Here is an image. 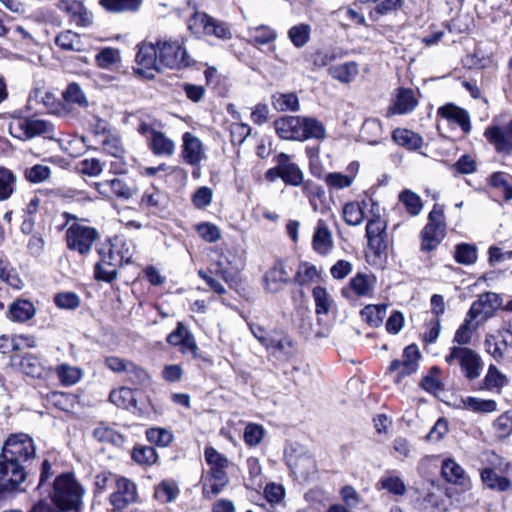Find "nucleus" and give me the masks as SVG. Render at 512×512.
<instances>
[{"label":"nucleus","instance_id":"f257e3e1","mask_svg":"<svg viewBox=\"0 0 512 512\" xmlns=\"http://www.w3.org/2000/svg\"><path fill=\"white\" fill-rule=\"evenodd\" d=\"M204 456L210 468L203 483V495L211 498L219 494L229 482L226 473L229 460L213 447H206Z\"/></svg>","mask_w":512,"mask_h":512},{"label":"nucleus","instance_id":"f03ea898","mask_svg":"<svg viewBox=\"0 0 512 512\" xmlns=\"http://www.w3.org/2000/svg\"><path fill=\"white\" fill-rule=\"evenodd\" d=\"M84 489L71 474L58 476L53 485L51 498L60 511H79Z\"/></svg>","mask_w":512,"mask_h":512},{"label":"nucleus","instance_id":"7ed1b4c3","mask_svg":"<svg viewBox=\"0 0 512 512\" xmlns=\"http://www.w3.org/2000/svg\"><path fill=\"white\" fill-rule=\"evenodd\" d=\"M62 216L65 219L62 228L67 227L65 235L67 247L81 255L89 253L98 238L97 230L79 222L75 215L68 212L63 213Z\"/></svg>","mask_w":512,"mask_h":512},{"label":"nucleus","instance_id":"20e7f679","mask_svg":"<svg viewBox=\"0 0 512 512\" xmlns=\"http://www.w3.org/2000/svg\"><path fill=\"white\" fill-rule=\"evenodd\" d=\"M36 457L33 439L25 433L11 434L2 447L0 458L28 469Z\"/></svg>","mask_w":512,"mask_h":512},{"label":"nucleus","instance_id":"39448f33","mask_svg":"<svg viewBox=\"0 0 512 512\" xmlns=\"http://www.w3.org/2000/svg\"><path fill=\"white\" fill-rule=\"evenodd\" d=\"M28 469L0 458V498L26 491Z\"/></svg>","mask_w":512,"mask_h":512},{"label":"nucleus","instance_id":"423d86ee","mask_svg":"<svg viewBox=\"0 0 512 512\" xmlns=\"http://www.w3.org/2000/svg\"><path fill=\"white\" fill-rule=\"evenodd\" d=\"M8 131L11 136L21 140L36 136L54 138L53 124L35 116L12 118L8 124Z\"/></svg>","mask_w":512,"mask_h":512},{"label":"nucleus","instance_id":"0eeeda50","mask_svg":"<svg viewBox=\"0 0 512 512\" xmlns=\"http://www.w3.org/2000/svg\"><path fill=\"white\" fill-rule=\"evenodd\" d=\"M156 45L162 68L188 67L193 62L184 48L181 39L163 37L156 41Z\"/></svg>","mask_w":512,"mask_h":512},{"label":"nucleus","instance_id":"6e6552de","mask_svg":"<svg viewBox=\"0 0 512 512\" xmlns=\"http://www.w3.org/2000/svg\"><path fill=\"white\" fill-rule=\"evenodd\" d=\"M446 236V222L442 207L435 204L428 215V222L421 232V249L431 251L435 249Z\"/></svg>","mask_w":512,"mask_h":512},{"label":"nucleus","instance_id":"1a4fd4ad","mask_svg":"<svg viewBox=\"0 0 512 512\" xmlns=\"http://www.w3.org/2000/svg\"><path fill=\"white\" fill-rule=\"evenodd\" d=\"M448 364H457L462 373L469 380H474L480 376L482 370V360L480 356L472 349L464 346H453L445 356Z\"/></svg>","mask_w":512,"mask_h":512},{"label":"nucleus","instance_id":"9d476101","mask_svg":"<svg viewBox=\"0 0 512 512\" xmlns=\"http://www.w3.org/2000/svg\"><path fill=\"white\" fill-rule=\"evenodd\" d=\"M420 358L418 347L413 344L409 345L404 349L402 359H395L390 363L387 373L395 374V383H400L403 378L417 371Z\"/></svg>","mask_w":512,"mask_h":512},{"label":"nucleus","instance_id":"9b49d317","mask_svg":"<svg viewBox=\"0 0 512 512\" xmlns=\"http://www.w3.org/2000/svg\"><path fill=\"white\" fill-rule=\"evenodd\" d=\"M138 47L139 49L135 58L137 64L135 71L147 79H152L155 76V72L161 71L162 69L158 57L157 45L156 43L143 42Z\"/></svg>","mask_w":512,"mask_h":512},{"label":"nucleus","instance_id":"f8f14e48","mask_svg":"<svg viewBox=\"0 0 512 512\" xmlns=\"http://www.w3.org/2000/svg\"><path fill=\"white\" fill-rule=\"evenodd\" d=\"M97 192L106 198L116 197L121 200H129L137 193L134 184H129L121 178H113L102 182L93 183Z\"/></svg>","mask_w":512,"mask_h":512},{"label":"nucleus","instance_id":"ddd939ff","mask_svg":"<svg viewBox=\"0 0 512 512\" xmlns=\"http://www.w3.org/2000/svg\"><path fill=\"white\" fill-rule=\"evenodd\" d=\"M386 227V221L381 218L380 214H373L367 222L366 237L368 246L375 254H380L387 248Z\"/></svg>","mask_w":512,"mask_h":512},{"label":"nucleus","instance_id":"4468645a","mask_svg":"<svg viewBox=\"0 0 512 512\" xmlns=\"http://www.w3.org/2000/svg\"><path fill=\"white\" fill-rule=\"evenodd\" d=\"M484 136L496 151L510 153L512 151V120L506 124H492L485 129Z\"/></svg>","mask_w":512,"mask_h":512},{"label":"nucleus","instance_id":"2eb2a0df","mask_svg":"<svg viewBox=\"0 0 512 512\" xmlns=\"http://www.w3.org/2000/svg\"><path fill=\"white\" fill-rule=\"evenodd\" d=\"M285 460L295 475L307 480L316 472V462L308 454L298 451L296 448H290L285 451Z\"/></svg>","mask_w":512,"mask_h":512},{"label":"nucleus","instance_id":"dca6fc26","mask_svg":"<svg viewBox=\"0 0 512 512\" xmlns=\"http://www.w3.org/2000/svg\"><path fill=\"white\" fill-rule=\"evenodd\" d=\"M501 305L502 300L497 293L486 292L472 303L467 313L480 323L492 317Z\"/></svg>","mask_w":512,"mask_h":512},{"label":"nucleus","instance_id":"f3484780","mask_svg":"<svg viewBox=\"0 0 512 512\" xmlns=\"http://www.w3.org/2000/svg\"><path fill=\"white\" fill-rule=\"evenodd\" d=\"M301 123V116H284L274 121V128L284 140L302 141L304 134Z\"/></svg>","mask_w":512,"mask_h":512},{"label":"nucleus","instance_id":"a211bd4d","mask_svg":"<svg viewBox=\"0 0 512 512\" xmlns=\"http://www.w3.org/2000/svg\"><path fill=\"white\" fill-rule=\"evenodd\" d=\"M484 347L486 352L498 362L505 358L512 360V339H509L503 333L487 335Z\"/></svg>","mask_w":512,"mask_h":512},{"label":"nucleus","instance_id":"6ab92c4d","mask_svg":"<svg viewBox=\"0 0 512 512\" xmlns=\"http://www.w3.org/2000/svg\"><path fill=\"white\" fill-rule=\"evenodd\" d=\"M181 157L184 162L191 166H198L205 158L203 144L199 138L190 132H186L182 137Z\"/></svg>","mask_w":512,"mask_h":512},{"label":"nucleus","instance_id":"aec40b11","mask_svg":"<svg viewBox=\"0 0 512 512\" xmlns=\"http://www.w3.org/2000/svg\"><path fill=\"white\" fill-rule=\"evenodd\" d=\"M198 275L206 282L212 291L219 295L226 293V289L219 281V278L226 283H230L233 280L231 273L223 266L221 261H218L214 268L209 271L200 270Z\"/></svg>","mask_w":512,"mask_h":512},{"label":"nucleus","instance_id":"412c9836","mask_svg":"<svg viewBox=\"0 0 512 512\" xmlns=\"http://www.w3.org/2000/svg\"><path fill=\"white\" fill-rule=\"evenodd\" d=\"M136 496V485L127 478H119L116 481V491L110 496V502L114 507L122 509L135 502Z\"/></svg>","mask_w":512,"mask_h":512},{"label":"nucleus","instance_id":"4be33fe9","mask_svg":"<svg viewBox=\"0 0 512 512\" xmlns=\"http://www.w3.org/2000/svg\"><path fill=\"white\" fill-rule=\"evenodd\" d=\"M437 114L450 124H455L461 128L464 133L471 130V122L469 113L455 104L449 103L441 106L437 110Z\"/></svg>","mask_w":512,"mask_h":512},{"label":"nucleus","instance_id":"5701e85b","mask_svg":"<svg viewBox=\"0 0 512 512\" xmlns=\"http://www.w3.org/2000/svg\"><path fill=\"white\" fill-rule=\"evenodd\" d=\"M289 280L290 275L286 271L284 263L278 261L264 276L265 290L269 293H277L284 288Z\"/></svg>","mask_w":512,"mask_h":512},{"label":"nucleus","instance_id":"b1692460","mask_svg":"<svg viewBox=\"0 0 512 512\" xmlns=\"http://www.w3.org/2000/svg\"><path fill=\"white\" fill-rule=\"evenodd\" d=\"M276 163H280L281 179L287 185L299 186L303 183V172L295 163L291 162L288 154H278L276 157Z\"/></svg>","mask_w":512,"mask_h":512},{"label":"nucleus","instance_id":"393cba45","mask_svg":"<svg viewBox=\"0 0 512 512\" xmlns=\"http://www.w3.org/2000/svg\"><path fill=\"white\" fill-rule=\"evenodd\" d=\"M417 106V100L411 89L399 88L395 94L392 105L388 109V115L410 113Z\"/></svg>","mask_w":512,"mask_h":512},{"label":"nucleus","instance_id":"a878e982","mask_svg":"<svg viewBox=\"0 0 512 512\" xmlns=\"http://www.w3.org/2000/svg\"><path fill=\"white\" fill-rule=\"evenodd\" d=\"M312 246L320 255L328 254L333 248L332 233L326 222L322 219L317 222L312 239Z\"/></svg>","mask_w":512,"mask_h":512},{"label":"nucleus","instance_id":"bb28decb","mask_svg":"<svg viewBox=\"0 0 512 512\" xmlns=\"http://www.w3.org/2000/svg\"><path fill=\"white\" fill-rule=\"evenodd\" d=\"M166 203L167 198L165 193L152 186L143 193L139 206L153 214H158L165 209Z\"/></svg>","mask_w":512,"mask_h":512},{"label":"nucleus","instance_id":"cd10ccee","mask_svg":"<svg viewBox=\"0 0 512 512\" xmlns=\"http://www.w3.org/2000/svg\"><path fill=\"white\" fill-rule=\"evenodd\" d=\"M312 297L318 320H321L322 316H327L336 309V302L325 287L315 286L312 290Z\"/></svg>","mask_w":512,"mask_h":512},{"label":"nucleus","instance_id":"c85d7f7f","mask_svg":"<svg viewBox=\"0 0 512 512\" xmlns=\"http://www.w3.org/2000/svg\"><path fill=\"white\" fill-rule=\"evenodd\" d=\"M328 73L334 80L343 84H348L353 82L358 76L359 65L355 61L331 65L328 68Z\"/></svg>","mask_w":512,"mask_h":512},{"label":"nucleus","instance_id":"c756f323","mask_svg":"<svg viewBox=\"0 0 512 512\" xmlns=\"http://www.w3.org/2000/svg\"><path fill=\"white\" fill-rule=\"evenodd\" d=\"M147 144L154 155L163 157H171L176 147L175 142L161 131L153 132Z\"/></svg>","mask_w":512,"mask_h":512},{"label":"nucleus","instance_id":"7c9ffc66","mask_svg":"<svg viewBox=\"0 0 512 512\" xmlns=\"http://www.w3.org/2000/svg\"><path fill=\"white\" fill-rule=\"evenodd\" d=\"M441 474L444 479L455 485H466L468 483V476L464 469L451 458L445 459L442 463Z\"/></svg>","mask_w":512,"mask_h":512},{"label":"nucleus","instance_id":"2f4dec72","mask_svg":"<svg viewBox=\"0 0 512 512\" xmlns=\"http://www.w3.org/2000/svg\"><path fill=\"white\" fill-rule=\"evenodd\" d=\"M376 285V278L371 274L358 273L349 281V287L359 297H370Z\"/></svg>","mask_w":512,"mask_h":512},{"label":"nucleus","instance_id":"473e14b6","mask_svg":"<svg viewBox=\"0 0 512 512\" xmlns=\"http://www.w3.org/2000/svg\"><path fill=\"white\" fill-rule=\"evenodd\" d=\"M36 309L28 300H17L8 309V317L14 322L23 323L34 317Z\"/></svg>","mask_w":512,"mask_h":512},{"label":"nucleus","instance_id":"72a5a7b5","mask_svg":"<svg viewBox=\"0 0 512 512\" xmlns=\"http://www.w3.org/2000/svg\"><path fill=\"white\" fill-rule=\"evenodd\" d=\"M94 438L101 443L120 447L124 443V437L113 427L106 423H100L93 431Z\"/></svg>","mask_w":512,"mask_h":512},{"label":"nucleus","instance_id":"f704fd0d","mask_svg":"<svg viewBox=\"0 0 512 512\" xmlns=\"http://www.w3.org/2000/svg\"><path fill=\"white\" fill-rule=\"evenodd\" d=\"M392 138L398 145L410 150H416L423 144V138L419 134L408 129H395L393 131Z\"/></svg>","mask_w":512,"mask_h":512},{"label":"nucleus","instance_id":"c9c22d12","mask_svg":"<svg viewBox=\"0 0 512 512\" xmlns=\"http://www.w3.org/2000/svg\"><path fill=\"white\" fill-rule=\"evenodd\" d=\"M71 21L78 27H88L93 22L92 14L78 1L66 6Z\"/></svg>","mask_w":512,"mask_h":512},{"label":"nucleus","instance_id":"e433bc0d","mask_svg":"<svg viewBox=\"0 0 512 512\" xmlns=\"http://www.w3.org/2000/svg\"><path fill=\"white\" fill-rule=\"evenodd\" d=\"M367 202H349L343 208V217L345 222L350 226L360 225L365 217L364 210Z\"/></svg>","mask_w":512,"mask_h":512},{"label":"nucleus","instance_id":"4c0bfd02","mask_svg":"<svg viewBox=\"0 0 512 512\" xmlns=\"http://www.w3.org/2000/svg\"><path fill=\"white\" fill-rule=\"evenodd\" d=\"M383 130L381 122L377 119H367L361 128V137L369 144L376 145L382 140Z\"/></svg>","mask_w":512,"mask_h":512},{"label":"nucleus","instance_id":"58836bf2","mask_svg":"<svg viewBox=\"0 0 512 512\" xmlns=\"http://www.w3.org/2000/svg\"><path fill=\"white\" fill-rule=\"evenodd\" d=\"M55 43L61 49L66 51L79 52L84 50V44L80 36L71 30H66L59 33L55 38Z\"/></svg>","mask_w":512,"mask_h":512},{"label":"nucleus","instance_id":"ea45409f","mask_svg":"<svg viewBox=\"0 0 512 512\" xmlns=\"http://www.w3.org/2000/svg\"><path fill=\"white\" fill-rule=\"evenodd\" d=\"M273 107L281 112H296L300 109L298 96L295 93H277L272 96Z\"/></svg>","mask_w":512,"mask_h":512},{"label":"nucleus","instance_id":"a19ab883","mask_svg":"<svg viewBox=\"0 0 512 512\" xmlns=\"http://www.w3.org/2000/svg\"><path fill=\"white\" fill-rule=\"evenodd\" d=\"M482 482L490 489L506 491L510 488L511 482L508 478L496 474L491 468H485L481 472Z\"/></svg>","mask_w":512,"mask_h":512},{"label":"nucleus","instance_id":"79ce46f5","mask_svg":"<svg viewBox=\"0 0 512 512\" xmlns=\"http://www.w3.org/2000/svg\"><path fill=\"white\" fill-rule=\"evenodd\" d=\"M489 184L503 193L505 201L512 200V176L505 172H494Z\"/></svg>","mask_w":512,"mask_h":512},{"label":"nucleus","instance_id":"37998d69","mask_svg":"<svg viewBox=\"0 0 512 512\" xmlns=\"http://www.w3.org/2000/svg\"><path fill=\"white\" fill-rule=\"evenodd\" d=\"M386 313L387 305H367L360 312L362 319L373 327L382 324Z\"/></svg>","mask_w":512,"mask_h":512},{"label":"nucleus","instance_id":"c03bdc74","mask_svg":"<svg viewBox=\"0 0 512 512\" xmlns=\"http://www.w3.org/2000/svg\"><path fill=\"white\" fill-rule=\"evenodd\" d=\"M301 125L304 134L302 141L310 138L324 139L326 137L324 125L315 118L302 117Z\"/></svg>","mask_w":512,"mask_h":512},{"label":"nucleus","instance_id":"a18cd8bd","mask_svg":"<svg viewBox=\"0 0 512 512\" xmlns=\"http://www.w3.org/2000/svg\"><path fill=\"white\" fill-rule=\"evenodd\" d=\"M59 381L64 386L76 384L82 377V370L79 367L69 364H60L55 369Z\"/></svg>","mask_w":512,"mask_h":512},{"label":"nucleus","instance_id":"49530a36","mask_svg":"<svg viewBox=\"0 0 512 512\" xmlns=\"http://www.w3.org/2000/svg\"><path fill=\"white\" fill-rule=\"evenodd\" d=\"M476 321L473 317L467 313L464 319V322L460 325V327L456 330L454 335V342L458 343L460 346L469 344L472 338V333L476 330L479 322Z\"/></svg>","mask_w":512,"mask_h":512},{"label":"nucleus","instance_id":"de8ad7c7","mask_svg":"<svg viewBox=\"0 0 512 512\" xmlns=\"http://www.w3.org/2000/svg\"><path fill=\"white\" fill-rule=\"evenodd\" d=\"M20 369L23 373L33 378H41L45 373L44 366L38 357L26 354L20 361Z\"/></svg>","mask_w":512,"mask_h":512},{"label":"nucleus","instance_id":"09e8293b","mask_svg":"<svg viewBox=\"0 0 512 512\" xmlns=\"http://www.w3.org/2000/svg\"><path fill=\"white\" fill-rule=\"evenodd\" d=\"M248 35L250 41L257 45L268 44L277 37V33L272 28L265 25L249 28Z\"/></svg>","mask_w":512,"mask_h":512},{"label":"nucleus","instance_id":"8fccbe9b","mask_svg":"<svg viewBox=\"0 0 512 512\" xmlns=\"http://www.w3.org/2000/svg\"><path fill=\"white\" fill-rule=\"evenodd\" d=\"M508 379L502 374L495 365H490L487 371V374L482 383V389L486 390H494L501 389L505 385H507Z\"/></svg>","mask_w":512,"mask_h":512},{"label":"nucleus","instance_id":"3c124183","mask_svg":"<svg viewBox=\"0 0 512 512\" xmlns=\"http://www.w3.org/2000/svg\"><path fill=\"white\" fill-rule=\"evenodd\" d=\"M110 401L117 407L122 409H129L135 406L134 392L127 387H121L117 390H113L109 396Z\"/></svg>","mask_w":512,"mask_h":512},{"label":"nucleus","instance_id":"603ef678","mask_svg":"<svg viewBox=\"0 0 512 512\" xmlns=\"http://www.w3.org/2000/svg\"><path fill=\"white\" fill-rule=\"evenodd\" d=\"M142 0H100V5L111 12L137 11Z\"/></svg>","mask_w":512,"mask_h":512},{"label":"nucleus","instance_id":"864d4df0","mask_svg":"<svg viewBox=\"0 0 512 512\" xmlns=\"http://www.w3.org/2000/svg\"><path fill=\"white\" fill-rule=\"evenodd\" d=\"M311 27L308 24L292 26L288 31V38L296 48L304 47L310 40Z\"/></svg>","mask_w":512,"mask_h":512},{"label":"nucleus","instance_id":"5fc2aeb1","mask_svg":"<svg viewBox=\"0 0 512 512\" xmlns=\"http://www.w3.org/2000/svg\"><path fill=\"white\" fill-rule=\"evenodd\" d=\"M454 258L457 263L462 265L474 264L477 260V248L468 243L458 244L455 247Z\"/></svg>","mask_w":512,"mask_h":512},{"label":"nucleus","instance_id":"6e6d98bb","mask_svg":"<svg viewBox=\"0 0 512 512\" xmlns=\"http://www.w3.org/2000/svg\"><path fill=\"white\" fill-rule=\"evenodd\" d=\"M320 273L316 266L311 265L307 262H303L299 265L298 270L295 274V282L300 285H307L318 281Z\"/></svg>","mask_w":512,"mask_h":512},{"label":"nucleus","instance_id":"4d7b16f0","mask_svg":"<svg viewBox=\"0 0 512 512\" xmlns=\"http://www.w3.org/2000/svg\"><path fill=\"white\" fill-rule=\"evenodd\" d=\"M16 180L12 171L0 167V201H5L12 195Z\"/></svg>","mask_w":512,"mask_h":512},{"label":"nucleus","instance_id":"13d9d810","mask_svg":"<svg viewBox=\"0 0 512 512\" xmlns=\"http://www.w3.org/2000/svg\"><path fill=\"white\" fill-rule=\"evenodd\" d=\"M213 18L206 13L196 12L188 21V27L196 35L208 34Z\"/></svg>","mask_w":512,"mask_h":512},{"label":"nucleus","instance_id":"bf43d9fd","mask_svg":"<svg viewBox=\"0 0 512 512\" xmlns=\"http://www.w3.org/2000/svg\"><path fill=\"white\" fill-rule=\"evenodd\" d=\"M0 279L14 289H22L24 284L19 275L13 270L9 262L0 259Z\"/></svg>","mask_w":512,"mask_h":512},{"label":"nucleus","instance_id":"052dcab7","mask_svg":"<svg viewBox=\"0 0 512 512\" xmlns=\"http://www.w3.org/2000/svg\"><path fill=\"white\" fill-rule=\"evenodd\" d=\"M463 403L466 408L477 413H491L497 410V403L491 399L467 397Z\"/></svg>","mask_w":512,"mask_h":512},{"label":"nucleus","instance_id":"680f3d73","mask_svg":"<svg viewBox=\"0 0 512 512\" xmlns=\"http://www.w3.org/2000/svg\"><path fill=\"white\" fill-rule=\"evenodd\" d=\"M355 180V175H345L340 172L328 173L324 181L329 189L341 190L350 187Z\"/></svg>","mask_w":512,"mask_h":512},{"label":"nucleus","instance_id":"e2e57ef3","mask_svg":"<svg viewBox=\"0 0 512 512\" xmlns=\"http://www.w3.org/2000/svg\"><path fill=\"white\" fill-rule=\"evenodd\" d=\"M178 494V486L169 481H162L155 489V497L163 503H171L175 501Z\"/></svg>","mask_w":512,"mask_h":512},{"label":"nucleus","instance_id":"0e129e2a","mask_svg":"<svg viewBox=\"0 0 512 512\" xmlns=\"http://www.w3.org/2000/svg\"><path fill=\"white\" fill-rule=\"evenodd\" d=\"M494 434L498 439H505L512 434V413L506 412L493 422Z\"/></svg>","mask_w":512,"mask_h":512},{"label":"nucleus","instance_id":"69168bd1","mask_svg":"<svg viewBox=\"0 0 512 512\" xmlns=\"http://www.w3.org/2000/svg\"><path fill=\"white\" fill-rule=\"evenodd\" d=\"M63 98L69 103L77 104L80 107H87L88 100L81 87L76 83H70L63 92Z\"/></svg>","mask_w":512,"mask_h":512},{"label":"nucleus","instance_id":"338daca9","mask_svg":"<svg viewBox=\"0 0 512 512\" xmlns=\"http://www.w3.org/2000/svg\"><path fill=\"white\" fill-rule=\"evenodd\" d=\"M132 458L140 465H152L157 461V453L151 446H137L132 451Z\"/></svg>","mask_w":512,"mask_h":512},{"label":"nucleus","instance_id":"774afa93","mask_svg":"<svg viewBox=\"0 0 512 512\" xmlns=\"http://www.w3.org/2000/svg\"><path fill=\"white\" fill-rule=\"evenodd\" d=\"M100 68L109 69L120 61V52L114 48H104L95 57Z\"/></svg>","mask_w":512,"mask_h":512}]
</instances>
